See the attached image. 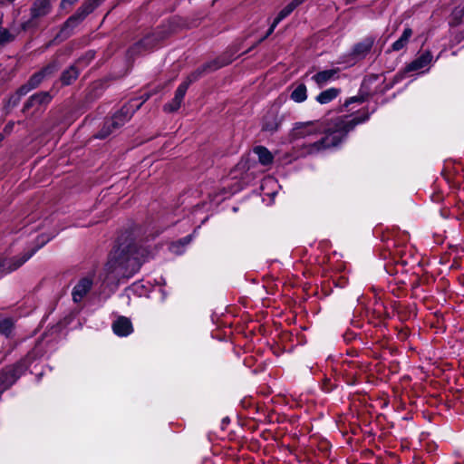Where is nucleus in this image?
<instances>
[{"label":"nucleus","mask_w":464,"mask_h":464,"mask_svg":"<svg viewBox=\"0 0 464 464\" xmlns=\"http://www.w3.org/2000/svg\"><path fill=\"white\" fill-rule=\"evenodd\" d=\"M431 61H432L431 53L430 51H426L423 53H421L418 58H416L414 61H412L411 63H409L405 68V72H408L421 70V69L427 67L428 65H430Z\"/></svg>","instance_id":"8"},{"label":"nucleus","mask_w":464,"mask_h":464,"mask_svg":"<svg viewBox=\"0 0 464 464\" xmlns=\"http://www.w3.org/2000/svg\"><path fill=\"white\" fill-rule=\"evenodd\" d=\"M48 240H49V239H47V241H48ZM45 243H46V240H44V241L42 242V245H41V246L44 245Z\"/></svg>","instance_id":"30"},{"label":"nucleus","mask_w":464,"mask_h":464,"mask_svg":"<svg viewBox=\"0 0 464 464\" xmlns=\"http://www.w3.org/2000/svg\"><path fill=\"white\" fill-rule=\"evenodd\" d=\"M14 40V35L6 28L0 26V45H5Z\"/></svg>","instance_id":"21"},{"label":"nucleus","mask_w":464,"mask_h":464,"mask_svg":"<svg viewBox=\"0 0 464 464\" xmlns=\"http://www.w3.org/2000/svg\"><path fill=\"white\" fill-rule=\"evenodd\" d=\"M31 90H33V89L28 82L26 84L23 85L22 87H20L15 94V97H16L15 102H18L20 97L25 95Z\"/></svg>","instance_id":"24"},{"label":"nucleus","mask_w":464,"mask_h":464,"mask_svg":"<svg viewBox=\"0 0 464 464\" xmlns=\"http://www.w3.org/2000/svg\"><path fill=\"white\" fill-rule=\"evenodd\" d=\"M13 329V322L10 319H3L0 321V333L8 336Z\"/></svg>","instance_id":"23"},{"label":"nucleus","mask_w":464,"mask_h":464,"mask_svg":"<svg viewBox=\"0 0 464 464\" xmlns=\"http://www.w3.org/2000/svg\"><path fill=\"white\" fill-rule=\"evenodd\" d=\"M296 7L291 2L285 7H284L276 17V24H279L284 18L288 16Z\"/></svg>","instance_id":"22"},{"label":"nucleus","mask_w":464,"mask_h":464,"mask_svg":"<svg viewBox=\"0 0 464 464\" xmlns=\"http://www.w3.org/2000/svg\"><path fill=\"white\" fill-rule=\"evenodd\" d=\"M254 153L257 155L258 160L262 165H269L273 161L272 153L263 146H257L254 149Z\"/></svg>","instance_id":"16"},{"label":"nucleus","mask_w":464,"mask_h":464,"mask_svg":"<svg viewBox=\"0 0 464 464\" xmlns=\"http://www.w3.org/2000/svg\"><path fill=\"white\" fill-rule=\"evenodd\" d=\"M367 118L338 117L327 126L319 121L297 122L290 132L291 140H304L301 154L313 155L337 146L346 134Z\"/></svg>","instance_id":"1"},{"label":"nucleus","mask_w":464,"mask_h":464,"mask_svg":"<svg viewBox=\"0 0 464 464\" xmlns=\"http://www.w3.org/2000/svg\"><path fill=\"white\" fill-rule=\"evenodd\" d=\"M190 239H191V238H190V237H185V238L183 239V243H184V244H188V243L190 241Z\"/></svg>","instance_id":"29"},{"label":"nucleus","mask_w":464,"mask_h":464,"mask_svg":"<svg viewBox=\"0 0 464 464\" xmlns=\"http://www.w3.org/2000/svg\"><path fill=\"white\" fill-rule=\"evenodd\" d=\"M52 9L50 0H34L31 13L34 18H39L47 15Z\"/></svg>","instance_id":"11"},{"label":"nucleus","mask_w":464,"mask_h":464,"mask_svg":"<svg viewBox=\"0 0 464 464\" xmlns=\"http://www.w3.org/2000/svg\"><path fill=\"white\" fill-rule=\"evenodd\" d=\"M271 181H273L271 179H268L266 180V182H271Z\"/></svg>","instance_id":"31"},{"label":"nucleus","mask_w":464,"mask_h":464,"mask_svg":"<svg viewBox=\"0 0 464 464\" xmlns=\"http://www.w3.org/2000/svg\"><path fill=\"white\" fill-rule=\"evenodd\" d=\"M339 92L340 91L336 88L327 89L318 94L316 101L321 104H326L335 99Z\"/></svg>","instance_id":"17"},{"label":"nucleus","mask_w":464,"mask_h":464,"mask_svg":"<svg viewBox=\"0 0 464 464\" xmlns=\"http://www.w3.org/2000/svg\"><path fill=\"white\" fill-rule=\"evenodd\" d=\"M54 67L53 66H48L46 68H44L42 72H36L34 73L31 78L30 80L28 81V83L30 84V86L32 87V89H34L36 88L40 83L41 82L43 81L44 77L46 75V74H50L53 72Z\"/></svg>","instance_id":"18"},{"label":"nucleus","mask_w":464,"mask_h":464,"mask_svg":"<svg viewBox=\"0 0 464 464\" xmlns=\"http://www.w3.org/2000/svg\"><path fill=\"white\" fill-rule=\"evenodd\" d=\"M188 84H189V82H185L178 87V89L176 90V92H175V96L172 99V101L164 105L163 110L166 112H175L179 109V107L183 102L184 96L186 94V92L188 90Z\"/></svg>","instance_id":"7"},{"label":"nucleus","mask_w":464,"mask_h":464,"mask_svg":"<svg viewBox=\"0 0 464 464\" xmlns=\"http://www.w3.org/2000/svg\"><path fill=\"white\" fill-rule=\"evenodd\" d=\"M304 0H293L292 3L295 5V7H297L299 5H301Z\"/></svg>","instance_id":"28"},{"label":"nucleus","mask_w":464,"mask_h":464,"mask_svg":"<svg viewBox=\"0 0 464 464\" xmlns=\"http://www.w3.org/2000/svg\"><path fill=\"white\" fill-rule=\"evenodd\" d=\"M78 0H63L61 5L63 8L74 5Z\"/></svg>","instance_id":"26"},{"label":"nucleus","mask_w":464,"mask_h":464,"mask_svg":"<svg viewBox=\"0 0 464 464\" xmlns=\"http://www.w3.org/2000/svg\"><path fill=\"white\" fill-rule=\"evenodd\" d=\"M338 70L330 69L317 72L313 76V80L319 85L323 86L330 81L337 78Z\"/></svg>","instance_id":"12"},{"label":"nucleus","mask_w":464,"mask_h":464,"mask_svg":"<svg viewBox=\"0 0 464 464\" xmlns=\"http://www.w3.org/2000/svg\"><path fill=\"white\" fill-rule=\"evenodd\" d=\"M37 249H32L25 251L19 256L0 260V272L2 273H10L17 268H19L24 263H25L36 251Z\"/></svg>","instance_id":"5"},{"label":"nucleus","mask_w":464,"mask_h":464,"mask_svg":"<svg viewBox=\"0 0 464 464\" xmlns=\"http://www.w3.org/2000/svg\"><path fill=\"white\" fill-rule=\"evenodd\" d=\"M52 96L49 92H44L36 93L27 101L25 104V108H30L34 105H42V104H47L51 102Z\"/></svg>","instance_id":"13"},{"label":"nucleus","mask_w":464,"mask_h":464,"mask_svg":"<svg viewBox=\"0 0 464 464\" xmlns=\"http://www.w3.org/2000/svg\"><path fill=\"white\" fill-rule=\"evenodd\" d=\"M360 101H361V99H359V98H357V97H352V98H350L348 101H346V102H345V104H344V105H345V106H348V105H349L350 103H352V102H360Z\"/></svg>","instance_id":"27"},{"label":"nucleus","mask_w":464,"mask_h":464,"mask_svg":"<svg viewBox=\"0 0 464 464\" xmlns=\"http://www.w3.org/2000/svg\"><path fill=\"white\" fill-rule=\"evenodd\" d=\"M24 369L25 367L23 364H17L6 368L0 374V394L16 382Z\"/></svg>","instance_id":"4"},{"label":"nucleus","mask_w":464,"mask_h":464,"mask_svg":"<svg viewBox=\"0 0 464 464\" xmlns=\"http://www.w3.org/2000/svg\"><path fill=\"white\" fill-rule=\"evenodd\" d=\"M411 35H412V30L409 27L405 28L403 30L401 37L392 44L391 50L394 51V52H398V51L403 49L408 44L409 40L411 37Z\"/></svg>","instance_id":"15"},{"label":"nucleus","mask_w":464,"mask_h":464,"mask_svg":"<svg viewBox=\"0 0 464 464\" xmlns=\"http://www.w3.org/2000/svg\"><path fill=\"white\" fill-rule=\"evenodd\" d=\"M306 87L304 84H299L291 93V99L295 102H303L306 100Z\"/></svg>","instance_id":"19"},{"label":"nucleus","mask_w":464,"mask_h":464,"mask_svg":"<svg viewBox=\"0 0 464 464\" xmlns=\"http://www.w3.org/2000/svg\"><path fill=\"white\" fill-rule=\"evenodd\" d=\"M140 104L141 103H130L123 106L109 121L105 123L103 129L99 134V138L103 139L107 137L114 130L125 124L131 118L134 111L140 108Z\"/></svg>","instance_id":"3"},{"label":"nucleus","mask_w":464,"mask_h":464,"mask_svg":"<svg viewBox=\"0 0 464 464\" xmlns=\"http://www.w3.org/2000/svg\"><path fill=\"white\" fill-rule=\"evenodd\" d=\"M78 74L79 72L77 69L72 66L70 69H68L63 73L61 80L63 84L68 85L78 77Z\"/></svg>","instance_id":"20"},{"label":"nucleus","mask_w":464,"mask_h":464,"mask_svg":"<svg viewBox=\"0 0 464 464\" xmlns=\"http://www.w3.org/2000/svg\"><path fill=\"white\" fill-rule=\"evenodd\" d=\"M277 24H276V19H275L273 24H271L270 28L268 29L266 34L259 42L263 41L265 38H266L268 35H270L274 32V30L277 26Z\"/></svg>","instance_id":"25"},{"label":"nucleus","mask_w":464,"mask_h":464,"mask_svg":"<svg viewBox=\"0 0 464 464\" xmlns=\"http://www.w3.org/2000/svg\"><path fill=\"white\" fill-rule=\"evenodd\" d=\"M92 287V280L90 277H83L79 280L72 291V300L80 303L87 295Z\"/></svg>","instance_id":"6"},{"label":"nucleus","mask_w":464,"mask_h":464,"mask_svg":"<svg viewBox=\"0 0 464 464\" xmlns=\"http://www.w3.org/2000/svg\"><path fill=\"white\" fill-rule=\"evenodd\" d=\"M92 9L93 8L91 4H85L81 6L77 13L67 20L64 24V29L76 26L92 11Z\"/></svg>","instance_id":"9"},{"label":"nucleus","mask_w":464,"mask_h":464,"mask_svg":"<svg viewBox=\"0 0 464 464\" xmlns=\"http://www.w3.org/2000/svg\"><path fill=\"white\" fill-rule=\"evenodd\" d=\"M115 334L119 336H127L132 333L133 328L131 322L126 317H119L112 324Z\"/></svg>","instance_id":"10"},{"label":"nucleus","mask_w":464,"mask_h":464,"mask_svg":"<svg viewBox=\"0 0 464 464\" xmlns=\"http://www.w3.org/2000/svg\"><path fill=\"white\" fill-rule=\"evenodd\" d=\"M151 256L150 252L134 241L121 243L115 248L105 266L106 278L117 280L129 278L137 273L141 264Z\"/></svg>","instance_id":"2"},{"label":"nucleus","mask_w":464,"mask_h":464,"mask_svg":"<svg viewBox=\"0 0 464 464\" xmlns=\"http://www.w3.org/2000/svg\"><path fill=\"white\" fill-rule=\"evenodd\" d=\"M374 43V39L367 37L362 42L358 43L353 48V53L357 56L362 57L370 52Z\"/></svg>","instance_id":"14"}]
</instances>
